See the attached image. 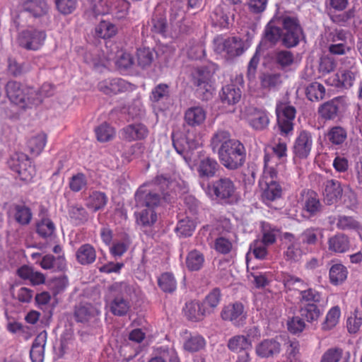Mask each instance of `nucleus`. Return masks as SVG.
I'll return each instance as SVG.
<instances>
[{
    "mask_svg": "<svg viewBox=\"0 0 362 362\" xmlns=\"http://www.w3.org/2000/svg\"><path fill=\"white\" fill-rule=\"evenodd\" d=\"M209 146L226 169L235 170L246 160V149L242 142L232 139L228 131L218 129L211 137Z\"/></svg>",
    "mask_w": 362,
    "mask_h": 362,
    "instance_id": "1",
    "label": "nucleus"
},
{
    "mask_svg": "<svg viewBox=\"0 0 362 362\" xmlns=\"http://www.w3.org/2000/svg\"><path fill=\"white\" fill-rule=\"evenodd\" d=\"M155 183L158 189L153 190H143L139 189L136 194L135 199L136 206L139 208L154 209L157 207L162 201L170 203L175 198V193L168 190L172 182L163 175L156 177Z\"/></svg>",
    "mask_w": 362,
    "mask_h": 362,
    "instance_id": "2",
    "label": "nucleus"
},
{
    "mask_svg": "<svg viewBox=\"0 0 362 362\" xmlns=\"http://www.w3.org/2000/svg\"><path fill=\"white\" fill-rule=\"evenodd\" d=\"M218 69L214 63L195 68L191 73L192 83L196 87V92L202 100L211 98L214 91L213 76Z\"/></svg>",
    "mask_w": 362,
    "mask_h": 362,
    "instance_id": "3",
    "label": "nucleus"
},
{
    "mask_svg": "<svg viewBox=\"0 0 362 362\" xmlns=\"http://www.w3.org/2000/svg\"><path fill=\"white\" fill-rule=\"evenodd\" d=\"M201 187L208 196L225 203H232L237 199V187L228 177L221 176L207 184L201 182Z\"/></svg>",
    "mask_w": 362,
    "mask_h": 362,
    "instance_id": "4",
    "label": "nucleus"
},
{
    "mask_svg": "<svg viewBox=\"0 0 362 362\" xmlns=\"http://www.w3.org/2000/svg\"><path fill=\"white\" fill-rule=\"evenodd\" d=\"M283 26L282 45L286 48H291L299 44L303 37V29L296 16L284 15L279 20Z\"/></svg>",
    "mask_w": 362,
    "mask_h": 362,
    "instance_id": "5",
    "label": "nucleus"
},
{
    "mask_svg": "<svg viewBox=\"0 0 362 362\" xmlns=\"http://www.w3.org/2000/svg\"><path fill=\"white\" fill-rule=\"evenodd\" d=\"M214 51L218 54L225 53L228 59L240 56L243 54V42L237 37L223 38L217 36L214 40Z\"/></svg>",
    "mask_w": 362,
    "mask_h": 362,
    "instance_id": "6",
    "label": "nucleus"
},
{
    "mask_svg": "<svg viewBox=\"0 0 362 362\" xmlns=\"http://www.w3.org/2000/svg\"><path fill=\"white\" fill-rule=\"evenodd\" d=\"M277 124L281 134L287 135L293 131V121L296 117V108L286 103L278 104L276 107Z\"/></svg>",
    "mask_w": 362,
    "mask_h": 362,
    "instance_id": "7",
    "label": "nucleus"
},
{
    "mask_svg": "<svg viewBox=\"0 0 362 362\" xmlns=\"http://www.w3.org/2000/svg\"><path fill=\"white\" fill-rule=\"evenodd\" d=\"M45 39L46 33L44 30H26L19 33L18 43L28 50H37L43 45Z\"/></svg>",
    "mask_w": 362,
    "mask_h": 362,
    "instance_id": "8",
    "label": "nucleus"
},
{
    "mask_svg": "<svg viewBox=\"0 0 362 362\" xmlns=\"http://www.w3.org/2000/svg\"><path fill=\"white\" fill-rule=\"evenodd\" d=\"M344 64V69L341 70L340 75H337L338 80L336 86L349 88L359 77V69L352 58H347Z\"/></svg>",
    "mask_w": 362,
    "mask_h": 362,
    "instance_id": "9",
    "label": "nucleus"
},
{
    "mask_svg": "<svg viewBox=\"0 0 362 362\" xmlns=\"http://www.w3.org/2000/svg\"><path fill=\"white\" fill-rule=\"evenodd\" d=\"M344 109V99L337 97L322 104L318 108V114L322 119L331 120L339 117Z\"/></svg>",
    "mask_w": 362,
    "mask_h": 362,
    "instance_id": "10",
    "label": "nucleus"
},
{
    "mask_svg": "<svg viewBox=\"0 0 362 362\" xmlns=\"http://www.w3.org/2000/svg\"><path fill=\"white\" fill-rule=\"evenodd\" d=\"M221 316L223 320L230 321L236 327L242 326L246 319L244 306L239 302L228 304L223 307Z\"/></svg>",
    "mask_w": 362,
    "mask_h": 362,
    "instance_id": "11",
    "label": "nucleus"
},
{
    "mask_svg": "<svg viewBox=\"0 0 362 362\" xmlns=\"http://www.w3.org/2000/svg\"><path fill=\"white\" fill-rule=\"evenodd\" d=\"M313 135L306 130L300 132L295 140L293 152L296 157L305 159L308 157L313 147Z\"/></svg>",
    "mask_w": 362,
    "mask_h": 362,
    "instance_id": "12",
    "label": "nucleus"
},
{
    "mask_svg": "<svg viewBox=\"0 0 362 362\" xmlns=\"http://www.w3.org/2000/svg\"><path fill=\"white\" fill-rule=\"evenodd\" d=\"M26 86L21 83L11 80L5 86L6 96L9 100L21 107H25L24 96Z\"/></svg>",
    "mask_w": 362,
    "mask_h": 362,
    "instance_id": "13",
    "label": "nucleus"
},
{
    "mask_svg": "<svg viewBox=\"0 0 362 362\" xmlns=\"http://www.w3.org/2000/svg\"><path fill=\"white\" fill-rule=\"evenodd\" d=\"M98 88L105 95H116L127 90L128 83L119 78H107L98 83Z\"/></svg>",
    "mask_w": 362,
    "mask_h": 362,
    "instance_id": "14",
    "label": "nucleus"
},
{
    "mask_svg": "<svg viewBox=\"0 0 362 362\" xmlns=\"http://www.w3.org/2000/svg\"><path fill=\"white\" fill-rule=\"evenodd\" d=\"M279 20V17L276 19H272L267 23L264 30L262 43L274 46L279 40L282 42V30L278 25V24L281 25Z\"/></svg>",
    "mask_w": 362,
    "mask_h": 362,
    "instance_id": "15",
    "label": "nucleus"
},
{
    "mask_svg": "<svg viewBox=\"0 0 362 362\" xmlns=\"http://www.w3.org/2000/svg\"><path fill=\"white\" fill-rule=\"evenodd\" d=\"M148 134V129L141 123L129 124L120 131L121 138L127 141L144 139Z\"/></svg>",
    "mask_w": 362,
    "mask_h": 362,
    "instance_id": "16",
    "label": "nucleus"
},
{
    "mask_svg": "<svg viewBox=\"0 0 362 362\" xmlns=\"http://www.w3.org/2000/svg\"><path fill=\"white\" fill-rule=\"evenodd\" d=\"M173 145L177 153L185 154L190 150L197 148L199 143L194 139H189L181 133H172Z\"/></svg>",
    "mask_w": 362,
    "mask_h": 362,
    "instance_id": "17",
    "label": "nucleus"
},
{
    "mask_svg": "<svg viewBox=\"0 0 362 362\" xmlns=\"http://www.w3.org/2000/svg\"><path fill=\"white\" fill-rule=\"evenodd\" d=\"M206 117V111L202 107H191L187 108L185 112V124L191 127H199L205 121Z\"/></svg>",
    "mask_w": 362,
    "mask_h": 362,
    "instance_id": "18",
    "label": "nucleus"
},
{
    "mask_svg": "<svg viewBox=\"0 0 362 362\" xmlns=\"http://www.w3.org/2000/svg\"><path fill=\"white\" fill-rule=\"evenodd\" d=\"M280 351V344L274 339H264L255 347L257 355L261 358L273 357L279 354Z\"/></svg>",
    "mask_w": 362,
    "mask_h": 362,
    "instance_id": "19",
    "label": "nucleus"
},
{
    "mask_svg": "<svg viewBox=\"0 0 362 362\" xmlns=\"http://www.w3.org/2000/svg\"><path fill=\"white\" fill-rule=\"evenodd\" d=\"M220 168V165L215 158L206 157L200 160L197 173L200 178H211L214 177Z\"/></svg>",
    "mask_w": 362,
    "mask_h": 362,
    "instance_id": "20",
    "label": "nucleus"
},
{
    "mask_svg": "<svg viewBox=\"0 0 362 362\" xmlns=\"http://www.w3.org/2000/svg\"><path fill=\"white\" fill-rule=\"evenodd\" d=\"M328 250L334 253H345L349 250L351 243L349 238L338 233L328 239Z\"/></svg>",
    "mask_w": 362,
    "mask_h": 362,
    "instance_id": "21",
    "label": "nucleus"
},
{
    "mask_svg": "<svg viewBox=\"0 0 362 362\" xmlns=\"http://www.w3.org/2000/svg\"><path fill=\"white\" fill-rule=\"evenodd\" d=\"M303 196V210L306 211L310 216H314L321 212L322 205L320 203L318 195L313 190L304 191Z\"/></svg>",
    "mask_w": 362,
    "mask_h": 362,
    "instance_id": "22",
    "label": "nucleus"
},
{
    "mask_svg": "<svg viewBox=\"0 0 362 362\" xmlns=\"http://www.w3.org/2000/svg\"><path fill=\"white\" fill-rule=\"evenodd\" d=\"M324 197L327 204H332L339 200L342 194V188L339 182L328 180L324 183Z\"/></svg>",
    "mask_w": 362,
    "mask_h": 362,
    "instance_id": "23",
    "label": "nucleus"
},
{
    "mask_svg": "<svg viewBox=\"0 0 362 362\" xmlns=\"http://www.w3.org/2000/svg\"><path fill=\"white\" fill-rule=\"evenodd\" d=\"M241 95L240 88L235 84L231 83L222 88L220 98L224 105H234L240 101Z\"/></svg>",
    "mask_w": 362,
    "mask_h": 362,
    "instance_id": "24",
    "label": "nucleus"
},
{
    "mask_svg": "<svg viewBox=\"0 0 362 362\" xmlns=\"http://www.w3.org/2000/svg\"><path fill=\"white\" fill-rule=\"evenodd\" d=\"M250 126L257 131H262L265 129L269 123V119L267 112L255 109L248 116L247 118Z\"/></svg>",
    "mask_w": 362,
    "mask_h": 362,
    "instance_id": "25",
    "label": "nucleus"
},
{
    "mask_svg": "<svg viewBox=\"0 0 362 362\" xmlns=\"http://www.w3.org/2000/svg\"><path fill=\"white\" fill-rule=\"evenodd\" d=\"M76 258L78 263L81 265L91 264L95 261L96 251L90 244H83L76 250Z\"/></svg>",
    "mask_w": 362,
    "mask_h": 362,
    "instance_id": "26",
    "label": "nucleus"
},
{
    "mask_svg": "<svg viewBox=\"0 0 362 362\" xmlns=\"http://www.w3.org/2000/svg\"><path fill=\"white\" fill-rule=\"evenodd\" d=\"M40 264L44 269H52L55 272L64 271L66 266L64 255L55 257L50 254L45 255L40 262Z\"/></svg>",
    "mask_w": 362,
    "mask_h": 362,
    "instance_id": "27",
    "label": "nucleus"
},
{
    "mask_svg": "<svg viewBox=\"0 0 362 362\" xmlns=\"http://www.w3.org/2000/svg\"><path fill=\"white\" fill-rule=\"evenodd\" d=\"M151 31L154 34L165 35L168 30V24L164 13L157 9L148 23Z\"/></svg>",
    "mask_w": 362,
    "mask_h": 362,
    "instance_id": "28",
    "label": "nucleus"
},
{
    "mask_svg": "<svg viewBox=\"0 0 362 362\" xmlns=\"http://www.w3.org/2000/svg\"><path fill=\"white\" fill-rule=\"evenodd\" d=\"M185 314L191 320H201L205 315L210 313L206 308L198 302H190L185 305Z\"/></svg>",
    "mask_w": 362,
    "mask_h": 362,
    "instance_id": "29",
    "label": "nucleus"
},
{
    "mask_svg": "<svg viewBox=\"0 0 362 362\" xmlns=\"http://www.w3.org/2000/svg\"><path fill=\"white\" fill-rule=\"evenodd\" d=\"M23 10L37 18L45 15L49 9L45 0H26L23 4Z\"/></svg>",
    "mask_w": 362,
    "mask_h": 362,
    "instance_id": "30",
    "label": "nucleus"
},
{
    "mask_svg": "<svg viewBox=\"0 0 362 362\" xmlns=\"http://www.w3.org/2000/svg\"><path fill=\"white\" fill-rule=\"evenodd\" d=\"M130 307L129 299L122 294L115 296L110 303L111 313L117 316L125 315L128 313Z\"/></svg>",
    "mask_w": 362,
    "mask_h": 362,
    "instance_id": "31",
    "label": "nucleus"
},
{
    "mask_svg": "<svg viewBox=\"0 0 362 362\" xmlns=\"http://www.w3.org/2000/svg\"><path fill=\"white\" fill-rule=\"evenodd\" d=\"M45 344L46 334H38L35 339L30 351V356L32 362L43 361Z\"/></svg>",
    "mask_w": 362,
    "mask_h": 362,
    "instance_id": "32",
    "label": "nucleus"
},
{
    "mask_svg": "<svg viewBox=\"0 0 362 362\" xmlns=\"http://www.w3.org/2000/svg\"><path fill=\"white\" fill-rule=\"evenodd\" d=\"M136 223L143 227H150L157 221V214L153 209L141 208L135 212Z\"/></svg>",
    "mask_w": 362,
    "mask_h": 362,
    "instance_id": "33",
    "label": "nucleus"
},
{
    "mask_svg": "<svg viewBox=\"0 0 362 362\" xmlns=\"http://www.w3.org/2000/svg\"><path fill=\"white\" fill-rule=\"evenodd\" d=\"M98 312L90 304H80L75 307L74 317L78 322H87L93 318Z\"/></svg>",
    "mask_w": 362,
    "mask_h": 362,
    "instance_id": "34",
    "label": "nucleus"
},
{
    "mask_svg": "<svg viewBox=\"0 0 362 362\" xmlns=\"http://www.w3.org/2000/svg\"><path fill=\"white\" fill-rule=\"evenodd\" d=\"M300 317L308 322L312 323L317 321L322 315V311L315 303L301 304L299 308Z\"/></svg>",
    "mask_w": 362,
    "mask_h": 362,
    "instance_id": "35",
    "label": "nucleus"
},
{
    "mask_svg": "<svg viewBox=\"0 0 362 362\" xmlns=\"http://www.w3.org/2000/svg\"><path fill=\"white\" fill-rule=\"evenodd\" d=\"M272 59L274 64L281 70H285L290 67L294 63L295 60L293 52L288 50L276 51L274 53Z\"/></svg>",
    "mask_w": 362,
    "mask_h": 362,
    "instance_id": "36",
    "label": "nucleus"
},
{
    "mask_svg": "<svg viewBox=\"0 0 362 362\" xmlns=\"http://www.w3.org/2000/svg\"><path fill=\"white\" fill-rule=\"evenodd\" d=\"M68 214L71 221L76 225L83 224L88 220V213L80 204H72L69 206Z\"/></svg>",
    "mask_w": 362,
    "mask_h": 362,
    "instance_id": "37",
    "label": "nucleus"
},
{
    "mask_svg": "<svg viewBox=\"0 0 362 362\" xmlns=\"http://www.w3.org/2000/svg\"><path fill=\"white\" fill-rule=\"evenodd\" d=\"M226 5H219L213 11L211 15L212 23L214 26L220 28L228 27L230 23L229 16L226 13Z\"/></svg>",
    "mask_w": 362,
    "mask_h": 362,
    "instance_id": "38",
    "label": "nucleus"
},
{
    "mask_svg": "<svg viewBox=\"0 0 362 362\" xmlns=\"http://www.w3.org/2000/svg\"><path fill=\"white\" fill-rule=\"evenodd\" d=\"M305 95L310 101H319L325 96V88L318 82H312L306 86Z\"/></svg>",
    "mask_w": 362,
    "mask_h": 362,
    "instance_id": "39",
    "label": "nucleus"
},
{
    "mask_svg": "<svg viewBox=\"0 0 362 362\" xmlns=\"http://www.w3.org/2000/svg\"><path fill=\"white\" fill-rule=\"evenodd\" d=\"M265 187L262 192V198L264 201H274L281 197L282 187L279 182L264 183Z\"/></svg>",
    "mask_w": 362,
    "mask_h": 362,
    "instance_id": "40",
    "label": "nucleus"
},
{
    "mask_svg": "<svg viewBox=\"0 0 362 362\" xmlns=\"http://www.w3.org/2000/svg\"><path fill=\"white\" fill-rule=\"evenodd\" d=\"M107 197L104 192H93L88 197L87 206L93 211L103 209L107 202Z\"/></svg>",
    "mask_w": 362,
    "mask_h": 362,
    "instance_id": "41",
    "label": "nucleus"
},
{
    "mask_svg": "<svg viewBox=\"0 0 362 362\" xmlns=\"http://www.w3.org/2000/svg\"><path fill=\"white\" fill-rule=\"evenodd\" d=\"M148 362H180L174 349L160 348L158 355L152 357Z\"/></svg>",
    "mask_w": 362,
    "mask_h": 362,
    "instance_id": "42",
    "label": "nucleus"
},
{
    "mask_svg": "<svg viewBox=\"0 0 362 362\" xmlns=\"http://www.w3.org/2000/svg\"><path fill=\"white\" fill-rule=\"evenodd\" d=\"M9 167L15 172L20 173L22 169L32 165L28 156L24 153H15L8 161Z\"/></svg>",
    "mask_w": 362,
    "mask_h": 362,
    "instance_id": "43",
    "label": "nucleus"
},
{
    "mask_svg": "<svg viewBox=\"0 0 362 362\" xmlns=\"http://www.w3.org/2000/svg\"><path fill=\"white\" fill-rule=\"evenodd\" d=\"M170 95V86L166 83H159L151 90L150 100L153 103L167 100Z\"/></svg>",
    "mask_w": 362,
    "mask_h": 362,
    "instance_id": "44",
    "label": "nucleus"
},
{
    "mask_svg": "<svg viewBox=\"0 0 362 362\" xmlns=\"http://www.w3.org/2000/svg\"><path fill=\"white\" fill-rule=\"evenodd\" d=\"M228 347L232 351L238 352L245 349H250L252 347V343L246 337L237 335L229 339Z\"/></svg>",
    "mask_w": 362,
    "mask_h": 362,
    "instance_id": "45",
    "label": "nucleus"
},
{
    "mask_svg": "<svg viewBox=\"0 0 362 362\" xmlns=\"http://www.w3.org/2000/svg\"><path fill=\"white\" fill-rule=\"evenodd\" d=\"M347 269L341 264L332 265L329 269V279L332 284L338 285L342 283L347 277Z\"/></svg>",
    "mask_w": 362,
    "mask_h": 362,
    "instance_id": "46",
    "label": "nucleus"
},
{
    "mask_svg": "<svg viewBox=\"0 0 362 362\" xmlns=\"http://www.w3.org/2000/svg\"><path fill=\"white\" fill-rule=\"evenodd\" d=\"M328 141L333 145H340L344 143L347 137L345 129L339 126L330 128L326 134Z\"/></svg>",
    "mask_w": 362,
    "mask_h": 362,
    "instance_id": "47",
    "label": "nucleus"
},
{
    "mask_svg": "<svg viewBox=\"0 0 362 362\" xmlns=\"http://www.w3.org/2000/svg\"><path fill=\"white\" fill-rule=\"evenodd\" d=\"M14 209L15 220L21 225H28L32 218L30 209L25 205L16 204Z\"/></svg>",
    "mask_w": 362,
    "mask_h": 362,
    "instance_id": "48",
    "label": "nucleus"
},
{
    "mask_svg": "<svg viewBox=\"0 0 362 362\" xmlns=\"http://www.w3.org/2000/svg\"><path fill=\"white\" fill-rule=\"evenodd\" d=\"M322 299V294L314 288L308 286L300 291V301L301 304L315 303L317 305Z\"/></svg>",
    "mask_w": 362,
    "mask_h": 362,
    "instance_id": "49",
    "label": "nucleus"
},
{
    "mask_svg": "<svg viewBox=\"0 0 362 362\" xmlns=\"http://www.w3.org/2000/svg\"><path fill=\"white\" fill-rule=\"evenodd\" d=\"M204 262V257L203 255L196 250L189 252L186 259L187 267L191 271L199 270L202 267Z\"/></svg>",
    "mask_w": 362,
    "mask_h": 362,
    "instance_id": "50",
    "label": "nucleus"
},
{
    "mask_svg": "<svg viewBox=\"0 0 362 362\" xmlns=\"http://www.w3.org/2000/svg\"><path fill=\"white\" fill-rule=\"evenodd\" d=\"M95 33L99 37L110 38L117 33V28L113 23L103 21L95 28Z\"/></svg>",
    "mask_w": 362,
    "mask_h": 362,
    "instance_id": "51",
    "label": "nucleus"
},
{
    "mask_svg": "<svg viewBox=\"0 0 362 362\" xmlns=\"http://www.w3.org/2000/svg\"><path fill=\"white\" fill-rule=\"evenodd\" d=\"M195 229L194 222L188 217L180 220L175 228V231L180 237H189Z\"/></svg>",
    "mask_w": 362,
    "mask_h": 362,
    "instance_id": "52",
    "label": "nucleus"
},
{
    "mask_svg": "<svg viewBox=\"0 0 362 362\" xmlns=\"http://www.w3.org/2000/svg\"><path fill=\"white\" fill-rule=\"evenodd\" d=\"M282 76L279 73H267L261 77V84L264 88L275 89L282 83Z\"/></svg>",
    "mask_w": 362,
    "mask_h": 362,
    "instance_id": "53",
    "label": "nucleus"
},
{
    "mask_svg": "<svg viewBox=\"0 0 362 362\" xmlns=\"http://www.w3.org/2000/svg\"><path fill=\"white\" fill-rule=\"evenodd\" d=\"M46 142V134L44 133H40L29 139L28 141V146L33 153L39 155L45 146Z\"/></svg>",
    "mask_w": 362,
    "mask_h": 362,
    "instance_id": "54",
    "label": "nucleus"
},
{
    "mask_svg": "<svg viewBox=\"0 0 362 362\" xmlns=\"http://www.w3.org/2000/svg\"><path fill=\"white\" fill-rule=\"evenodd\" d=\"M31 69V66L28 62L22 64L18 63L15 59H8V71L13 76L17 77L21 76Z\"/></svg>",
    "mask_w": 362,
    "mask_h": 362,
    "instance_id": "55",
    "label": "nucleus"
},
{
    "mask_svg": "<svg viewBox=\"0 0 362 362\" xmlns=\"http://www.w3.org/2000/svg\"><path fill=\"white\" fill-rule=\"evenodd\" d=\"M159 287L164 292L172 293L176 289V281L174 276L169 272L163 274L158 279Z\"/></svg>",
    "mask_w": 362,
    "mask_h": 362,
    "instance_id": "56",
    "label": "nucleus"
},
{
    "mask_svg": "<svg viewBox=\"0 0 362 362\" xmlns=\"http://www.w3.org/2000/svg\"><path fill=\"white\" fill-rule=\"evenodd\" d=\"M97 139L100 142H107L112 140L115 135V130L107 123H103L95 128Z\"/></svg>",
    "mask_w": 362,
    "mask_h": 362,
    "instance_id": "57",
    "label": "nucleus"
},
{
    "mask_svg": "<svg viewBox=\"0 0 362 362\" xmlns=\"http://www.w3.org/2000/svg\"><path fill=\"white\" fill-rule=\"evenodd\" d=\"M55 226L49 218H43L37 224V233L43 238H52L54 234Z\"/></svg>",
    "mask_w": 362,
    "mask_h": 362,
    "instance_id": "58",
    "label": "nucleus"
},
{
    "mask_svg": "<svg viewBox=\"0 0 362 362\" xmlns=\"http://www.w3.org/2000/svg\"><path fill=\"white\" fill-rule=\"evenodd\" d=\"M24 96L25 107L37 106L42 103V96L37 89L26 86Z\"/></svg>",
    "mask_w": 362,
    "mask_h": 362,
    "instance_id": "59",
    "label": "nucleus"
},
{
    "mask_svg": "<svg viewBox=\"0 0 362 362\" xmlns=\"http://www.w3.org/2000/svg\"><path fill=\"white\" fill-rule=\"evenodd\" d=\"M340 314V309L338 306L332 308L327 313L325 320L322 324V329L329 330L335 327L339 322Z\"/></svg>",
    "mask_w": 362,
    "mask_h": 362,
    "instance_id": "60",
    "label": "nucleus"
},
{
    "mask_svg": "<svg viewBox=\"0 0 362 362\" xmlns=\"http://www.w3.org/2000/svg\"><path fill=\"white\" fill-rule=\"evenodd\" d=\"M221 299V291L218 288L212 289L205 297L204 302L202 303L204 307L206 308L210 313L218 306Z\"/></svg>",
    "mask_w": 362,
    "mask_h": 362,
    "instance_id": "61",
    "label": "nucleus"
},
{
    "mask_svg": "<svg viewBox=\"0 0 362 362\" xmlns=\"http://www.w3.org/2000/svg\"><path fill=\"white\" fill-rule=\"evenodd\" d=\"M115 63L118 69H127L134 64V58L131 54L124 50H118L116 54Z\"/></svg>",
    "mask_w": 362,
    "mask_h": 362,
    "instance_id": "62",
    "label": "nucleus"
},
{
    "mask_svg": "<svg viewBox=\"0 0 362 362\" xmlns=\"http://www.w3.org/2000/svg\"><path fill=\"white\" fill-rule=\"evenodd\" d=\"M206 344L205 339L200 335L189 337L184 344V349L189 352H196L202 349Z\"/></svg>",
    "mask_w": 362,
    "mask_h": 362,
    "instance_id": "63",
    "label": "nucleus"
},
{
    "mask_svg": "<svg viewBox=\"0 0 362 362\" xmlns=\"http://www.w3.org/2000/svg\"><path fill=\"white\" fill-rule=\"evenodd\" d=\"M138 65L142 68L150 66L153 60V52L149 48H139L136 52Z\"/></svg>",
    "mask_w": 362,
    "mask_h": 362,
    "instance_id": "64",
    "label": "nucleus"
}]
</instances>
